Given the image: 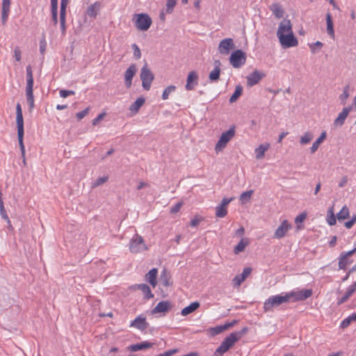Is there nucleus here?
I'll list each match as a JSON object with an SVG mask.
<instances>
[{"label":"nucleus","mask_w":356,"mask_h":356,"mask_svg":"<svg viewBox=\"0 0 356 356\" xmlns=\"http://www.w3.org/2000/svg\"><path fill=\"white\" fill-rule=\"evenodd\" d=\"M105 115V113H102L98 115V116L92 120V125L96 126L101 120L104 119Z\"/></svg>","instance_id":"obj_58"},{"label":"nucleus","mask_w":356,"mask_h":356,"mask_svg":"<svg viewBox=\"0 0 356 356\" xmlns=\"http://www.w3.org/2000/svg\"><path fill=\"white\" fill-rule=\"evenodd\" d=\"M326 24L327 34L332 38H334V25L332 22V15L330 13L326 14Z\"/></svg>","instance_id":"obj_28"},{"label":"nucleus","mask_w":356,"mask_h":356,"mask_svg":"<svg viewBox=\"0 0 356 356\" xmlns=\"http://www.w3.org/2000/svg\"><path fill=\"white\" fill-rule=\"evenodd\" d=\"M145 99L143 97H138L129 107V111L137 113L141 106L145 104Z\"/></svg>","instance_id":"obj_26"},{"label":"nucleus","mask_w":356,"mask_h":356,"mask_svg":"<svg viewBox=\"0 0 356 356\" xmlns=\"http://www.w3.org/2000/svg\"><path fill=\"white\" fill-rule=\"evenodd\" d=\"M270 145L268 143L261 144L255 149L256 159H261L264 156L265 152L268 149Z\"/></svg>","instance_id":"obj_29"},{"label":"nucleus","mask_w":356,"mask_h":356,"mask_svg":"<svg viewBox=\"0 0 356 356\" xmlns=\"http://www.w3.org/2000/svg\"><path fill=\"white\" fill-rule=\"evenodd\" d=\"M291 228L292 225L289 223L288 220H283L275 231L273 238L276 239H280L284 237L287 232Z\"/></svg>","instance_id":"obj_11"},{"label":"nucleus","mask_w":356,"mask_h":356,"mask_svg":"<svg viewBox=\"0 0 356 356\" xmlns=\"http://www.w3.org/2000/svg\"><path fill=\"white\" fill-rule=\"evenodd\" d=\"M235 48V44L232 38H225L220 41L218 45V51L220 54L223 55H227L229 54L231 49Z\"/></svg>","instance_id":"obj_12"},{"label":"nucleus","mask_w":356,"mask_h":356,"mask_svg":"<svg viewBox=\"0 0 356 356\" xmlns=\"http://www.w3.org/2000/svg\"><path fill=\"white\" fill-rule=\"evenodd\" d=\"M170 308V305L168 301H161L152 310V314L167 312Z\"/></svg>","instance_id":"obj_20"},{"label":"nucleus","mask_w":356,"mask_h":356,"mask_svg":"<svg viewBox=\"0 0 356 356\" xmlns=\"http://www.w3.org/2000/svg\"><path fill=\"white\" fill-rule=\"evenodd\" d=\"M176 89V87L175 86H168L163 91L162 94V99H167L169 97V95L174 92Z\"/></svg>","instance_id":"obj_49"},{"label":"nucleus","mask_w":356,"mask_h":356,"mask_svg":"<svg viewBox=\"0 0 356 356\" xmlns=\"http://www.w3.org/2000/svg\"><path fill=\"white\" fill-rule=\"evenodd\" d=\"M153 346L152 343L148 342V341H143L139 343L133 344L131 345L129 347V350L133 352H136L138 350H143V349H147L149 348H152Z\"/></svg>","instance_id":"obj_21"},{"label":"nucleus","mask_w":356,"mask_h":356,"mask_svg":"<svg viewBox=\"0 0 356 356\" xmlns=\"http://www.w3.org/2000/svg\"><path fill=\"white\" fill-rule=\"evenodd\" d=\"M16 124L17 127L18 140H24V134L23 114L16 115Z\"/></svg>","instance_id":"obj_17"},{"label":"nucleus","mask_w":356,"mask_h":356,"mask_svg":"<svg viewBox=\"0 0 356 356\" xmlns=\"http://www.w3.org/2000/svg\"><path fill=\"white\" fill-rule=\"evenodd\" d=\"M177 351H178L177 349L168 350L161 353V355H162V356H172L174 354L177 353Z\"/></svg>","instance_id":"obj_63"},{"label":"nucleus","mask_w":356,"mask_h":356,"mask_svg":"<svg viewBox=\"0 0 356 356\" xmlns=\"http://www.w3.org/2000/svg\"><path fill=\"white\" fill-rule=\"evenodd\" d=\"M137 72L136 65L135 64L131 65L125 71L124 79H132Z\"/></svg>","instance_id":"obj_33"},{"label":"nucleus","mask_w":356,"mask_h":356,"mask_svg":"<svg viewBox=\"0 0 356 356\" xmlns=\"http://www.w3.org/2000/svg\"><path fill=\"white\" fill-rule=\"evenodd\" d=\"M351 111V106L343 108L342 111L339 113L338 117L334 120V125L335 127H341L344 124L346 119Z\"/></svg>","instance_id":"obj_14"},{"label":"nucleus","mask_w":356,"mask_h":356,"mask_svg":"<svg viewBox=\"0 0 356 356\" xmlns=\"http://www.w3.org/2000/svg\"><path fill=\"white\" fill-rule=\"evenodd\" d=\"M227 213V208L221 205L218 206L216 208V215L218 218H223Z\"/></svg>","instance_id":"obj_46"},{"label":"nucleus","mask_w":356,"mask_h":356,"mask_svg":"<svg viewBox=\"0 0 356 356\" xmlns=\"http://www.w3.org/2000/svg\"><path fill=\"white\" fill-rule=\"evenodd\" d=\"M248 328L243 327L238 332L231 333L220 343V346L216 350L215 354L218 356H222L224 353L228 351L236 342L240 340L247 332Z\"/></svg>","instance_id":"obj_1"},{"label":"nucleus","mask_w":356,"mask_h":356,"mask_svg":"<svg viewBox=\"0 0 356 356\" xmlns=\"http://www.w3.org/2000/svg\"><path fill=\"white\" fill-rule=\"evenodd\" d=\"M289 300L293 298V301L305 300L312 295V289H302L298 291H291L287 293Z\"/></svg>","instance_id":"obj_9"},{"label":"nucleus","mask_w":356,"mask_h":356,"mask_svg":"<svg viewBox=\"0 0 356 356\" xmlns=\"http://www.w3.org/2000/svg\"><path fill=\"white\" fill-rule=\"evenodd\" d=\"M252 272V268L246 267L243 268L241 274L236 275L232 280V283L234 286H239L242 282L250 275Z\"/></svg>","instance_id":"obj_13"},{"label":"nucleus","mask_w":356,"mask_h":356,"mask_svg":"<svg viewBox=\"0 0 356 356\" xmlns=\"http://www.w3.org/2000/svg\"><path fill=\"white\" fill-rule=\"evenodd\" d=\"M270 10L277 18H281L284 15V11L278 3H273L270 7Z\"/></svg>","instance_id":"obj_31"},{"label":"nucleus","mask_w":356,"mask_h":356,"mask_svg":"<svg viewBox=\"0 0 356 356\" xmlns=\"http://www.w3.org/2000/svg\"><path fill=\"white\" fill-rule=\"evenodd\" d=\"M68 2H69V0H61L60 13H66V8H67Z\"/></svg>","instance_id":"obj_60"},{"label":"nucleus","mask_w":356,"mask_h":356,"mask_svg":"<svg viewBox=\"0 0 356 356\" xmlns=\"http://www.w3.org/2000/svg\"><path fill=\"white\" fill-rule=\"evenodd\" d=\"M108 180V175H106V176H104V177H99L95 181H94L92 184L91 188H97V187L104 184V183H106Z\"/></svg>","instance_id":"obj_44"},{"label":"nucleus","mask_w":356,"mask_h":356,"mask_svg":"<svg viewBox=\"0 0 356 356\" xmlns=\"http://www.w3.org/2000/svg\"><path fill=\"white\" fill-rule=\"evenodd\" d=\"M246 54L241 49H237L232 53L229 56V63L234 68H240L246 62Z\"/></svg>","instance_id":"obj_7"},{"label":"nucleus","mask_w":356,"mask_h":356,"mask_svg":"<svg viewBox=\"0 0 356 356\" xmlns=\"http://www.w3.org/2000/svg\"><path fill=\"white\" fill-rule=\"evenodd\" d=\"M131 47L134 50V56L135 58L139 59L141 57L140 49H139V47H138V45L136 44H133L131 45Z\"/></svg>","instance_id":"obj_52"},{"label":"nucleus","mask_w":356,"mask_h":356,"mask_svg":"<svg viewBox=\"0 0 356 356\" xmlns=\"http://www.w3.org/2000/svg\"><path fill=\"white\" fill-rule=\"evenodd\" d=\"M265 76V73L258 70H254L252 73L246 76L247 86L248 87H252L253 86L259 83Z\"/></svg>","instance_id":"obj_10"},{"label":"nucleus","mask_w":356,"mask_h":356,"mask_svg":"<svg viewBox=\"0 0 356 356\" xmlns=\"http://www.w3.org/2000/svg\"><path fill=\"white\" fill-rule=\"evenodd\" d=\"M134 19L137 29L142 31H147L152 23L151 17L145 13L136 14Z\"/></svg>","instance_id":"obj_5"},{"label":"nucleus","mask_w":356,"mask_h":356,"mask_svg":"<svg viewBox=\"0 0 356 356\" xmlns=\"http://www.w3.org/2000/svg\"><path fill=\"white\" fill-rule=\"evenodd\" d=\"M26 102L29 106L30 110L34 107V98L33 89L26 90Z\"/></svg>","instance_id":"obj_38"},{"label":"nucleus","mask_w":356,"mask_h":356,"mask_svg":"<svg viewBox=\"0 0 356 356\" xmlns=\"http://www.w3.org/2000/svg\"><path fill=\"white\" fill-rule=\"evenodd\" d=\"M323 44L321 42L317 41L314 43L309 44V47L311 49L312 52L313 54H314L315 53V47L321 48L323 47Z\"/></svg>","instance_id":"obj_59"},{"label":"nucleus","mask_w":356,"mask_h":356,"mask_svg":"<svg viewBox=\"0 0 356 356\" xmlns=\"http://www.w3.org/2000/svg\"><path fill=\"white\" fill-rule=\"evenodd\" d=\"M135 287L143 293L145 299L149 300L154 297V295L152 293L151 289L148 285L145 284H140L136 285Z\"/></svg>","instance_id":"obj_24"},{"label":"nucleus","mask_w":356,"mask_h":356,"mask_svg":"<svg viewBox=\"0 0 356 356\" xmlns=\"http://www.w3.org/2000/svg\"><path fill=\"white\" fill-rule=\"evenodd\" d=\"M60 96L63 98H65L69 95H74L75 92L74 90H60L59 91Z\"/></svg>","instance_id":"obj_54"},{"label":"nucleus","mask_w":356,"mask_h":356,"mask_svg":"<svg viewBox=\"0 0 356 356\" xmlns=\"http://www.w3.org/2000/svg\"><path fill=\"white\" fill-rule=\"evenodd\" d=\"M325 138L326 132L323 131L321 133V136L313 143L312 147H310V152L312 154H314L317 151L320 145L324 141Z\"/></svg>","instance_id":"obj_25"},{"label":"nucleus","mask_w":356,"mask_h":356,"mask_svg":"<svg viewBox=\"0 0 356 356\" xmlns=\"http://www.w3.org/2000/svg\"><path fill=\"white\" fill-rule=\"evenodd\" d=\"M9 12H10V10H3V9H2V13H1V20H2V22H3V24H4L6 23V22L7 21V19H8V17Z\"/></svg>","instance_id":"obj_61"},{"label":"nucleus","mask_w":356,"mask_h":356,"mask_svg":"<svg viewBox=\"0 0 356 356\" xmlns=\"http://www.w3.org/2000/svg\"><path fill=\"white\" fill-rule=\"evenodd\" d=\"M225 330V329L223 325H218V326H216L215 327H211V334L213 335V336L216 335V334H218L222 332Z\"/></svg>","instance_id":"obj_51"},{"label":"nucleus","mask_w":356,"mask_h":356,"mask_svg":"<svg viewBox=\"0 0 356 356\" xmlns=\"http://www.w3.org/2000/svg\"><path fill=\"white\" fill-rule=\"evenodd\" d=\"M293 32L292 31V24L289 19H284L280 24L277 31V36L288 33Z\"/></svg>","instance_id":"obj_16"},{"label":"nucleus","mask_w":356,"mask_h":356,"mask_svg":"<svg viewBox=\"0 0 356 356\" xmlns=\"http://www.w3.org/2000/svg\"><path fill=\"white\" fill-rule=\"evenodd\" d=\"M355 292H356V281L347 289L344 295L339 299L337 304L339 305L346 302Z\"/></svg>","instance_id":"obj_19"},{"label":"nucleus","mask_w":356,"mask_h":356,"mask_svg":"<svg viewBox=\"0 0 356 356\" xmlns=\"http://www.w3.org/2000/svg\"><path fill=\"white\" fill-rule=\"evenodd\" d=\"M306 218V213H300V215H298L296 218H295V222L296 223L298 222H302L305 220V219Z\"/></svg>","instance_id":"obj_64"},{"label":"nucleus","mask_w":356,"mask_h":356,"mask_svg":"<svg viewBox=\"0 0 356 356\" xmlns=\"http://www.w3.org/2000/svg\"><path fill=\"white\" fill-rule=\"evenodd\" d=\"M235 127H232L229 130L223 132L218 141L216 144L215 150L218 153L221 152L225 148L227 144L231 140V139L235 136Z\"/></svg>","instance_id":"obj_4"},{"label":"nucleus","mask_w":356,"mask_h":356,"mask_svg":"<svg viewBox=\"0 0 356 356\" xmlns=\"http://www.w3.org/2000/svg\"><path fill=\"white\" fill-rule=\"evenodd\" d=\"M328 213L330 215H328L327 217V222L331 226L334 225L336 224L337 221H336V216H334V213L333 211V207H331L329 209Z\"/></svg>","instance_id":"obj_43"},{"label":"nucleus","mask_w":356,"mask_h":356,"mask_svg":"<svg viewBox=\"0 0 356 356\" xmlns=\"http://www.w3.org/2000/svg\"><path fill=\"white\" fill-rule=\"evenodd\" d=\"M243 87L241 85H238L235 88V91L229 98V102L234 103L237 101L239 97L242 95Z\"/></svg>","instance_id":"obj_34"},{"label":"nucleus","mask_w":356,"mask_h":356,"mask_svg":"<svg viewBox=\"0 0 356 356\" xmlns=\"http://www.w3.org/2000/svg\"><path fill=\"white\" fill-rule=\"evenodd\" d=\"M131 327H135L140 330H145L148 327V323L146 321V318L142 316H137L134 321L131 323Z\"/></svg>","instance_id":"obj_18"},{"label":"nucleus","mask_w":356,"mask_h":356,"mask_svg":"<svg viewBox=\"0 0 356 356\" xmlns=\"http://www.w3.org/2000/svg\"><path fill=\"white\" fill-rule=\"evenodd\" d=\"M147 246L145 243L143 238L136 234H135L129 242V250L133 254H138L147 250Z\"/></svg>","instance_id":"obj_2"},{"label":"nucleus","mask_w":356,"mask_h":356,"mask_svg":"<svg viewBox=\"0 0 356 356\" xmlns=\"http://www.w3.org/2000/svg\"><path fill=\"white\" fill-rule=\"evenodd\" d=\"M51 20L54 25L58 23V10H51Z\"/></svg>","instance_id":"obj_62"},{"label":"nucleus","mask_w":356,"mask_h":356,"mask_svg":"<svg viewBox=\"0 0 356 356\" xmlns=\"http://www.w3.org/2000/svg\"><path fill=\"white\" fill-rule=\"evenodd\" d=\"M14 56L17 61H19L22 58V51L18 47L14 49Z\"/></svg>","instance_id":"obj_56"},{"label":"nucleus","mask_w":356,"mask_h":356,"mask_svg":"<svg viewBox=\"0 0 356 356\" xmlns=\"http://www.w3.org/2000/svg\"><path fill=\"white\" fill-rule=\"evenodd\" d=\"M200 306V304L199 302H193L191 303L188 306L184 307L181 312V314L182 316H187L189 314L195 312L196 309H197Z\"/></svg>","instance_id":"obj_27"},{"label":"nucleus","mask_w":356,"mask_h":356,"mask_svg":"<svg viewBox=\"0 0 356 356\" xmlns=\"http://www.w3.org/2000/svg\"><path fill=\"white\" fill-rule=\"evenodd\" d=\"M100 7V3L99 2H95V3L90 5L88 10L87 14L90 17H95L97 15V10Z\"/></svg>","instance_id":"obj_39"},{"label":"nucleus","mask_w":356,"mask_h":356,"mask_svg":"<svg viewBox=\"0 0 356 356\" xmlns=\"http://www.w3.org/2000/svg\"><path fill=\"white\" fill-rule=\"evenodd\" d=\"M89 110H90V108L88 107L86 109L83 110L82 111L78 112L76 114V117L77 120H81V119H83L86 115H87L88 114Z\"/></svg>","instance_id":"obj_53"},{"label":"nucleus","mask_w":356,"mask_h":356,"mask_svg":"<svg viewBox=\"0 0 356 356\" xmlns=\"http://www.w3.org/2000/svg\"><path fill=\"white\" fill-rule=\"evenodd\" d=\"M254 191L253 190H250L243 192L240 195L239 200L241 202L242 204H245L248 202L251 198L252 195L253 194Z\"/></svg>","instance_id":"obj_40"},{"label":"nucleus","mask_w":356,"mask_h":356,"mask_svg":"<svg viewBox=\"0 0 356 356\" xmlns=\"http://www.w3.org/2000/svg\"><path fill=\"white\" fill-rule=\"evenodd\" d=\"M289 301L288 293L284 296L277 295L270 297L264 304V309L266 312L272 310L273 307H278L282 303Z\"/></svg>","instance_id":"obj_3"},{"label":"nucleus","mask_w":356,"mask_h":356,"mask_svg":"<svg viewBox=\"0 0 356 356\" xmlns=\"http://www.w3.org/2000/svg\"><path fill=\"white\" fill-rule=\"evenodd\" d=\"M65 17L66 13H60V25L61 29L62 35H65L66 33V26H65Z\"/></svg>","instance_id":"obj_45"},{"label":"nucleus","mask_w":356,"mask_h":356,"mask_svg":"<svg viewBox=\"0 0 356 356\" xmlns=\"http://www.w3.org/2000/svg\"><path fill=\"white\" fill-rule=\"evenodd\" d=\"M314 138V134L311 131H306L304 133L302 136L300 138V144L302 145H305L311 142V140Z\"/></svg>","instance_id":"obj_32"},{"label":"nucleus","mask_w":356,"mask_h":356,"mask_svg":"<svg viewBox=\"0 0 356 356\" xmlns=\"http://www.w3.org/2000/svg\"><path fill=\"white\" fill-rule=\"evenodd\" d=\"M19 142V149L22 153V163L24 166L26 165V156H25V147L24 144V140H18Z\"/></svg>","instance_id":"obj_50"},{"label":"nucleus","mask_w":356,"mask_h":356,"mask_svg":"<svg viewBox=\"0 0 356 356\" xmlns=\"http://www.w3.org/2000/svg\"><path fill=\"white\" fill-rule=\"evenodd\" d=\"M177 0H167L165 4V13L167 14H171L175 6L177 5Z\"/></svg>","instance_id":"obj_41"},{"label":"nucleus","mask_w":356,"mask_h":356,"mask_svg":"<svg viewBox=\"0 0 356 356\" xmlns=\"http://www.w3.org/2000/svg\"><path fill=\"white\" fill-rule=\"evenodd\" d=\"M160 282L164 286H170L172 284L170 274L164 269L160 275Z\"/></svg>","instance_id":"obj_22"},{"label":"nucleus","mask_w":356,"mask_h":356,"mask_svg":"<svg viewBox=\"0 0 356 356\" xmlns=\"http://www.w3.org/2000/svg\"><path fill=\"white\" fill-rule=\"evenodd\" d=\"M140 77L142 81L143 88L145 90H149L154 79V76L149 68L147 67V64L145 63V65L142 67Z\"/></svg>","instance_id":"obj_6"},{"label":"nucleus","mask_w":356,"mask_h":356,"mask_svg":"<svg viewBox=\"0 0 356 356\" xmlns=\"http://www.w3.org/2000/svg\"><path fill=\"white\" fill-rule=\"evenodd\" d=\"M197 81H198V75L196 72L191 71L188 73L187 79H186V89L187 90H192L194 89L195 86L197 85Z\"/></svg>","instance_id":"obj_15"},{"label":"nucleus","mask_w":356,"mask_h":356,"mask_svg":"<svg viewBox=\"0 0 356 356\" xmlns=\"http://www.w3.org/2000/svg\"><path fill=\"white\" fill-rule=\"evenodd\" d=\"M0 214L3 219L6 220L8 225L9 227H11L10 221L9 220V218L6 213V209L3 206V202H0Z\"/></svg>","instance_id":"obj_48"},{"label":"nucleus","mask_w":356,"mask_h":356,"mask_svg":"<svg viewBox=\"0 0 356 356\" xmlns=\"http://www.w3.org/2000/svg\"><path fill=\"white\" fill-rule=\"evenodd\" d=\"M349 209L346 206H344L342 207L341 211L337 213V218L340 221L349 218Z\"/></svg>","instance_id":"obj_36"},{"label":"nucleus","mask_w":356,"mask_h":356,"mask_svg":"<svg viewBox=\"0 0 356 356\" xmlns=\"http://www.w3.org/2000/svg\"><path fill=\"white\" fill-rule=\"evenodd\" d=\"M248 245V241L242 238L240 242L235 246L234 252L236 254L244 251L246 246Z\"/></svg>","instance_id":"obj_35"},{"label":"nucleus","mask_w":356,"mask_h":356,"mask_svg":"<svg viewBox=\"0 0 356 356\" xmlns=\"http://www.w3.org/2000/svg\"><path fill=\"white\" fill-rule=\"evenodd\" d=\"M157 273H158L157 269L152 268L146 275V280L149 282V283L153 287H155L157 284V281H156Z\"/></svg>","instance_id":"obj_23"},{"label":"nucleus","mask_w":356,"mask_h":356,"mask_svg":"<svg viewBox=\"0 0 356 356\" xmlns=\"http://www.w3.org/2000/svg\"><path fill=\"white\" fill-rule=\"evenodd\" d=\"M348 264H350L348 258L346 257L345 256L340 255L339 261V269L345 270Z\"/></svg>","instance_id":"obj_47"},{"label":"nucleus","mask_w":356,"mask_h":356,"mask_svg":"<svg viewBox=\"0 0 356 356\" xmlns=\"http://www.w3.org/2000/svg\"><path fill=\"white\" fill-rule=\"evenodd\" d=\"M33 76L31 65L26 67V90L33 89Z\"/></svg>","instance_id":"obj_30"},{"label":"nucleus","mask_w":356,"mask_h":356,"mask_svg":"<svg viewBox=\"0 0 356 356\" xmlns=\"http://www.w3.org/2000/svg\"><path fill=\"white\" fill-rule=\"evenodd\" d=\"M349 89H350L349 86L346 85L343 88V93L341 95H340V96L339 97V99L342 105H345L347 102V99L349 97Z\"/></svg>","instance_id":"obj_37"},{"label":"nucleus","mask_w":356,"mask_h":356,"mask_svg":"<svg viewBox=\"0 0 356 356\" xmlns=\"http://www.w3.org/2000/svg\"><path fill=\"white\" fill-rule=\"evenodd\" d=\"M182 204H183L182 202H179L178 203H177L173 207L171 208L170 213H176L179 212Z\"/></svg>","instance_id":"obj_57"},{"label":"nucleus","mask_w":356,"mask_h":356,"mask_svg":"<svg viewBox=\"0 0 356 356\" xmlns=\"http://www.w3.org/2000/svg\"><path fill=\"white\" fill-rule=\"evenodd\" d=\"M220 69H213L209 75V79L211 81L215 82L219 80L220 74Z\"/></svg>","instance_id":"obj_42"},{"label":"nucleus","mask_w":356,"mask_h":356,"mask_svg":"<svg viewBox=\"0 0 356 356\" xmlns=\"http://www.w3.org/2000/svg\"><path fill=\"white\" fill-rule=\"evenodd\" d=\"M351 322H353V321L351 316H349L341 322L340 327L342 329L346 328L351 323Z\"/></svg>","instance_id":"obj_55"},{"label":"nucleus","mask_w":356,"mask_h":356,"mask_svg":"<svg viewBox=\"0 0 356 356\" xmlns=\"http://www.w3.org/2000/svg\"><path fill=\"white\" fill-rule=\"evenodd\" d=\"M277 38L281 46L284 49L296 47L298 44V41L293 32L277 35Z\"/></svg>","instance_id":"obj_8"}]
</instances>
